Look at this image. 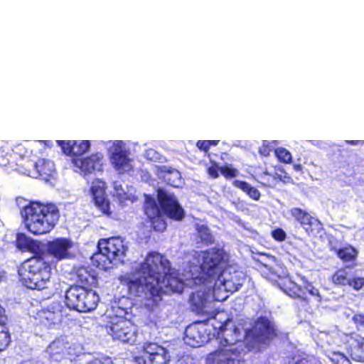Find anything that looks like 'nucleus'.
<instances>
[{
  "label": "nucleus",
  "instance_id": "obj_15",
  "mask_svg": "<svg viewBox=\"0 0 364 364\" xmlns=\"http://www.w3.org/2000/svg\"><path fill=\"white\" fill-rule=\"evenodd\" d=\"M183 282L177 277V274L171 269L166 272L160 279V284L157 285V294L149 300H152V304H156L161 300V294H168L170 292H182Z\"/></svg>",
  "mask_w": 364,
  "mask_h": 364
},
{
  "label": "nucleus",
  "instance_id": "obj_51",
  "mask_svg": "<svg viewBox=\"0 0 364 364\" xmlns=\"http://www.w3.org/2000/svg\"><path fill=\"white\" fill-rule=\"evenodd\" d=\"M87 364H112V361L109 358H94Z\"/></svg>",
  "mask_w": 364,
  "mask_h": 364
},
{
  "label": "nucleus",
  "instance_id": "obj_36",
  "mask_svg": "<svg viewBox=\"0 0 364 364\" xmlns=\"http://www.w3.org/2000/svg\"><path fill=\"white\" fill-rule=\"evenodd\" d=\"M352 273L347 269H341L336 272L332 277V282L339 286L349 285Z\"/></svg>",
  "mask_w": 364,
  "mask_h": 364
},
{
  "label": "nucleus",
  "instance_id": "obj_25",
  "mask_svg": "<svg viewBox=\"0 0 364 364\" xmlns=\"http://www.w3.org/2000/svg\"><path fill=\"white\" fill-rule=\"evenodd\" d=\"M156 173L159 178L173 187H178L181 183L180 172L171 167L166 166L156 167Z\"/></svg>",
  "mask_w": 364,
  "mask_h": 364
},
{
  "label": "nucleus",
  "instance_id": "obj_29",
  "mask_svg": "<svg viewBox=\"0 0 364 364\" xmlns=\"http://www.w3.org/2000/svg\"><path fill=\"white\" fill-rule=\"evenodd\" d=\"M75 172L84 176L92 173L95 171H102V165L100 161H71Z\"/></svg>",
  "mask_w": 364,
  "mask_h": 364
},
{
  "label": "nucleus",
  "instance_id": "obj_46",
  "mask_svg": "<svg viewBox=\"0 0 364 364\" xmlns=\"http://www.w3.org/2000/svg\"><path fill=\"white\" fill-rule=\"evenodd\" d=\"M151 222L156 231H164L166 228V225L162 219V215L159 216V219L151 220Z\"/></svg>",
  "mask_w": 364,
  "mask_h": 364
},
{
  "label": "nucleus",
  "instance_id": "obj_23",
  "mask_svg": "<svg viewBox=\"0 0 364 364\" xmlns=\"http://www.w3.org/2000/svg\"><path fill=\"white\" fill-rule=\"evenodd\" d=\"M184 341L192 347H198L207 342L204 326L194 323L188 326L185 331Z\"/></svg>",
  "mask_w": 364,
  "mask_h": 364
},
{
  "label": "nucleus",
  "instance_id": "obj_5",
  "mask_svg": "<svg viewBox=\"0 0 364 364\" xmlns=\"http://www.w3.org/2000/svg\"><path fill=\"white\" fill-rule=\"evenodd\" d=\"M246 280V275L234 267H228L215 278L213 285V297L218 301L228 299V292L233 293L239 289Z\"/></svg>",
  "mask_w": 364,
  "mask_h": 364
},
{
  "label": "nucleus",
  "instance_id": "obj_12",
  "mask_svg": "<svg viewBox=\"0 0 364 364\" xmlns=\"http://www.w3.org/2000/svg\"><path fill=\"white\" fill-rule=\"evenodd\" d=\"M242 348L218 349L210 353L206 358L207 364H243Z\"/></svg>",
  "mask_w": 364,
  "mask_h": 364
},
{
  "label": "nucleus",
  "instance_id": "obj_18",
  "mask_svg": "<svg viewBox=\"0 0 364 364\" xmlns=\"http://www.w3.org/2000/svg\"><path fill=\"white\" fill-rule=\"evenodd\" d=\"M73 247V242L68 238H56L48 242L47 252L57 261L68 259L73 257L70 250Z\"/></svg>",
  "mask_w": 364,
  "mask_h": 364
},
{
  "label": "nucleus",
  "instance_id": "obj_19",
  "mask_svg": "<svg viewBox=\"0 0 364 364\" xmlns=\"http://www.w3.org/2000/svg\"><path fill=\"white\" fill-rule=\"evenodd\" d=\"M232 322L229 320L226 321L225 324L219 327L218 336L220 341V344L227 346L226 348H242V345L237 344L242 341L243 335L239 328L235 326H230Z\"/></svg>",
  "mask_w": 364,
  "mask_h": 364
},
{
  "label": "nucleus",
  "instance_id": "obj_31",
  "mask_svg": "<svg viewBox=\"0 0 364 364\" xmlns=\"http://www.w3.org/2000/svg\"><path fill=\"white\" fill-rule=\"evenodd\" d=\"M114 196H116L120 203L126 200H133L134 199V189L133 187H123L119 181L113 183Z\"/></svg>",
  "mask_w": 364,
  "mask_h": 364
},
{
  "label": "nucleus",
  "instance_id": "obj_38",
  "mask_svg": "<svg viewBox=\"0 0 364 364\" xmlns=\"http://www.w3.org/2000/svg\"><path fill=\"white\" fill-rule=\"evenodd\" d=\"M279 144L277 140L267 141L263 140L261 146L258 148V153L262 157H269L274 149Z\"/></svg>",
  "mask_w": 364,
  "mask_h": 364
},
{
  "label": "nucleus",
  "instance_id": "obj_47",
  "mask_svg": "<svg viewBox=\"0 0 364 364\" xmlns=\"http://www.w3.org/2000/svg\"><path fill=\"white\" fill-rule=\"evenodd\" d=\"M350 286H352L355 289H360L364 286V278L361 277H353L351 276V281L349 284Z\"/></svg>",
  "mask_w": 364,
  "mask_h": 364
},
{
  "label": "nucleus",
  "instance_id": "obj_24",
  "mask_svg": "<svg viewBox=\"0 0 364 364\" xmlns=\"http://www.w3.org/2000/svg\"><path fill=\"white\" fill-rule=\"evenodd\" d=\"M43 149L36 144H18L11 149L9 156L14 159H39L43 156Z\"/></svg>",
  "mask_w": 364,
  "mask_h": 364
},
{
  "label": "nucleus",
  "instance_id": "obj_52",
  "mask_svg": "<svg viewBox=\"0 0 364 364\" xmlns=\"http://www.w3.org/2000/svg\"><path fill=\"white\" fill-rule=\"evenodd\" d=\"M353 321L357 325V327H364V315L355 314L353 317Z\"/></svg>",
  "mask_w": 364,
  "mask_h": 364
},
{
  "label": "nucleus",
  "instance_id": "obj_4",
  "mask_svg": "<svg viewBox=\"0 0 364 364\" xmlns=\"http://www.w3.org/2000/svg\"><path fill=\"white\" fill-rule=\"evenodd\" d=\"M157 196L161 210L154 200L147 199L145 203V213L150 220L159 219V216L163 213L176 220H181L183 218V209L172 193L160 188Z\"/></svg>",
  "mask_w": 364,
  "mask_h": 364
},
{
  "label": "nucleus",
  "instance_id": "obj_49",
  "mask_svg": "<svg viewBox=\"0 0 364 364\" xmlns=\"http://www.w3.org/2000/svg\"><path fill=\"white\" fill-rule=\"evenodd\" d=\"M233 186L237 188L241 189L242 191L245 192L247 194H248V193H249V188H251V187H252V186L250 185L249 183H247L245 181H238V180H235L233 181Z\"/></svg>",
  "mask_w": 364,
  "mask_h": 364
},
{
  "label": "nucleus",
  "instance_id": "obj_45",
  "mask_svg": "<svg viewBox=\"0 0 364 364\" xmlns=\"http://www.w3.org/2000/svg\"><path fill=\"white\" fill-rule=\"evenodd\" d=\"M329 357L335 364H351L349 359L340 353L333 352L332 353V355Z\"/></svg>",
  "mask_w": 364,
  "mask_h": 364
},
{
  "label": "nucleus",
  "instance_id": "obj_58",
  "mask_svg": "<svg viewBox=\"0 0 364 364\" xmlns=\"http://www.w3.org/2000/svg\"><path fill=\"white\" fill-rule=\"evenodd\" d=\"M283 161H284V162H286V163H289V162H291V161H286V160H284Z\"/></svg>",
  "mask_w": 364,
  "mask_h": 364
},
{
  "label": "nucleus",
  "instance_id": "obj_42",
  "mask_svg": "<svg viewBox=\"0 0 364 364\" xmlns=\"http://www.w3.org/2000/svg\"><path fill=\"white\" fill-rule=\"evenodd\" d=\"M10 343V336L4 326H0V352L4 350Z\"/></svg>",
  "mask_w": 364,
  "mask_h": 364
},
{
  "label": "nucleus",
  "instance_id": "obj_22",
  "mask_svg": "<svg viewBox=\"0 0 364 364\" xmlns=\"http://www.w3.org/2000/svg\"><path fill=\"white\" fill-rule=\"evenodd\" d=\"M95 205L103 213H109V202L105 199V183L100 179H95L92 183L90 188Z\"/></svg>",
  "mask_w": 364,
  "mask_h": 364
},
{
  "label": "nucleus",
  "instance_id": "obj_20",
  "mask_svg": "<svg viewBox=\"0 0 364 364\" xmlns=\"http://www.w3.org/2000/svg\"><path fill=\"white\" fill-rule=\"evenodd\" d=\"M98 145L106 147L109 159H130V143L123 140L100 141Z\"/></svg>",
  "mask_w": 364,
  "mask_h": 364
},
{
  "label": "nucleus",
  "instance_id": "obj_17",
  "mask_svg": "<svg viewBox=\"0 0 364 364\" xmlns=\"http://www.w3.org/2000/svg\"><path fill=\"white\" fill-rule=\"evenodd\" d=\"M48 271H51L49 263L41 257H33L25 261L18 269L20 277H33L36 274L41 272L43 276L47 277Z\"/></svg>",
  "mask_w": 364,
  "mask_h": 364
},
{
  "label": "nucleus",
  "instance_id": "obj_1",
  "mask_svg": "<svg viewBox=\"0 0 364 364\" xmlns=\"http://www.w3.org/2000/svg\"><path fill=\"white\" fill-rule=\"evenodd\" d=\"M167 271H171L169 261L159 252H149L143 263L134 267V278L128 283L131 294L144 299L156 296L157 285Z\"/></svg>",
  "mask_w": 364,
  "mask_h": 364
},
{
  "label": "nucleus",
  "instance_id": "obj_3",
  "mask_svg": "<svg viewBox=\"0 0 364 364\" xmlns=\"http://www.w3.org/2000/svg\"><path fill=\"white\" fill-rule=\"evenodd\" d=\"M99 252L92 256V260L102 269L110 268L109 264L117 265L124 262L128 247L119 237L102 239L98 242Z\"/></svg>",
  "mask_w": 364,
  "mask_h": 364
},
{
  "label": "nucleus",
  "instance_id": "obj_14",
  "mask_svg": "<svg viewBox=\"0 0 364 364\" xmlns=\"http://www.w3.org/2000/svg\"><path fill=\"white\" fill-rule=\"evenodd\" d=\"M196 147L209 159H225L229 157L230 146L220 140H198Z\"/></svg>",
  "mask_w": 364,
  "mask_h": 364
},
{
  "label": "nucleus",
  "instance_id": "obj_50",
  "mask_svg": "<svg viewBox=\"0 0 364 364\" xmlns=\"http://www.w3.org/2000/svg\"><path fill=\"white\" fill-rule=\"evenodd\" d=\"M272 237L278 241H284L286 238V233L282 229H277L272 232Z\"/></svg>",
  "mask_w": 364,
  "mask_h": 364
},
{
  "label": "nucleus",
  "instance_id": "obj_10",
  "mask_svg": "<svg viewBox=\"0 0 364 364\" xmlns=\"http://www.w3.org/2000/svg\"><path fill=\"white\" fill-rule=\"evenodd\" d=\"M106 331L114 339L123 343H134L136 341V327L128 320L114 318L106 326Z\"/></svg>",
  "mask_w": 364,
  "mask_h": 364
},
{
  "label": "nucleus",
  "instance_id": "obj_41",
  "mask_svg": "<svg viewBox=\"0 0 364 364\" xmlns=\"http://www.w3.org/2000/svg\"><path fill=\"white\" fill-rule=\"evenodd\" d=\"M130 161H112V164L115 170L119 173H129L132 169V165L129 164Z\"/></svg>",
  "mask_w": 364,
  "mask_h": 364
},
{
  "label": "nucleus",
  "instance_id": "obj_30",
  "mask_svg": "<svg viewBox=\"0 0 364 364\" xmlns=\"http://www.w3.org/2000/svg\"><path fill=\"white\" fill-rule=\"evenodd\" d=\"M218 171L226 178H234L238 175V171L230 164L219 166L217 163L212 161V165L208 168L209 176L213 178L218 177Z\"/></svg>",
  "mask_w": 364,
  "mask_h": 364
},
{
  "label": "nucleus",
  "instance_id": "obj_28",
  "mask_svg": "<svg viewBox=\"0 0 364 364\" xmlns=\"http://www.w3.org/2000/svg\"><path fill=\"white\" fill-rule=\"evenodd\" d=\"M294 295L307 302L310 301V299L306 294L312 296L316 302H320L321 296L318 289L315 288L311 284L306 282L304 287L294 285Z\"/></svg>",
  "mask_w": 364,
  "mask_h": 364
},
{
  "label": "nucleus",
  "instance_id": "obj_32",
  "mask_svg": "<svg viewBox=\"0 0 364 364\" xmlns=\"http://www.w3.org/2000/svg\"><path fill=\"white\" fill-rule=\"evenodd\" d=\"M39 316L41 319V322L48 326H50L60 321L61 314L59 309L50 310L49 309L42 310Z\"/></svg>",
  "mask_w": 364,
  "mask_h": 364
},
{
  "label": "nucleus",
  "instance_id": "obj_34",
  "mask_svg": "<svg viewBox=\"0 0 364 364\" xmlns=\"http://www.w3.org/2000/svg\"><path fill=\"white\" fill-rule=\"evenodd\" d=\"M289 213L301 226L305 228V226L312 225L313 218L306 211L299 208H293Z\"/></svg>",
  "mask_w": 364,
  "mask_h": 364
},
{
  "label": "nucleus",
  "instance_id": "obj_54",
  "mask_svg": "<svg viewBox=\"0 0 364 364\" xmlns=\"http://www.w3.org/2000/svg\"><path fill=\"white\" fill-rule=\"evenodd\" d=\"M39 144L42 146V147H39V149H43V154H44L46 149H51L53 147V142L50 140H38L37 141Z\"/></svg>",
  "mask_w": 364,
  "mask_h": 364
},
{
  "label": "nucleus",
  "instance_id": "obj_33",
  "mask_svg": "<svg viewBox=\"0 0 364 364\" xmlns=\"http://www.w3.org/2000/svg\"><path fill=\"white\" fill-rule=\"evenodd\" d=\"M17 247L22 251L36 252L39 245L38 242L24 234H19L16 240Z\"/></svg>",
  "mask_w": 364,
  "mask_h": 364
},
{
  "label": "nucleus",
  "instance_id": "obj_27",
  "mask_svg": "<svg viewBox=\"0 0 364 364\" xmlns=\"http://www.w3.org/2000/svg\"><path fill=\"white\" fill-rule=\"evenodd\" d=\"M347 343L352 358L364 362V338L359 335L351 336Z\"/></svg>",
  "mask_w": 364,
  "mask_h": 364
},
{
  "label": "nucleus",
  "instance_id": "obj_39",
  "mask_svg": "<svg viewBox=\"0 0 364 364\" xmlns=\"http://www.w3.org/2000/svg\"><path fill=\"white\" fill-rule=\"evenodd\" d=\"M337 255L340 259L345 262H348L354 259L357 255V252L352 247H346L339 250Z\"/></svg>",
  "mask_w": 364,
  "mask_h": 364
},
{
  "label": "nucleus",
  "instance_id": "obj_48",
  "mask_svg": "<svg viewBox=\"0 0 364 364\" xmlns=\"http://www.w3.org/2000/svg\"><path fill=\"white\" fill-rule=\"evenodd\" d=\"M160 156L159 153L153 148H149L144 152L146 159H159Z\"/></svg>",
  "mask_w": 364,
  "mask_h": 364
},
{
  "label": "nucleus",
  "instance_id": "obj_8",
  "mask_svg": "<svg viewBox=\"0 0 364 364\" xmlns=\"http://www.w3.org/2000/svg\"><path fill=\"white\" fill-rule=\"evenodd\" d=\"M276 331L273 322L266 318H259L254 328L246 333L247 347L250 350L264 347L276 336Z\"/></svg>",
  "mask_w": 364,
  "mask_h": 364
},
{
  "label": "nucleus",
  "instance_id": "obj_35",
  "mask_svg": "<svg viewBox=\"0 0 364 364\" xmlns=\"http://www.w3.org/2000/svg\"><path fill=\"white\" fill-rule=\"evenodd\" d=\"M75 274L78 281L83 285L95 287L97 284L96 277L91 274L85 267H81L75 270Z\"/></svg>",
  "mask_w": 364,
  "mask_h": 364
},
{
  "label": "nucleus",
  "instance_id": "obj_2",
  "mask_svg": "<svg viewBox=\"0 0 364 364\" xmlns=\"http://www.w3.org/2000/svg\"><path fill=\"white\" fill-rule=\"evenodd\" d=\"M26 228L34 235L50 232L59 219V211L53 204L32 203L23 211Z\"/></svg>",
  "mask_w": 364,
  "mask_h": 364
},
{
  "label": "nucleus",
  "instance_id": "obj_43",
  "mask_svg": "<svg viewBox=\"0 0 364 364\" xmlns=\"http://www.w3.org/2000/svg\"><path fill=\"white\" fill-rule=\"evenodd\" d=\"M264 269L262 270V274L264 277L272 282H277L279 278L278 274L272 269L269 267L267 264L264 266Z\"/></svg>",
  "mask_w": 364,
  "mask_h": 364
},
{
  "label": "nucleus",
  "instance_id": "obj_9",
  "mask_svg": "<svg viewBox=\"0 0 364 364\" xmlns=\"http://www.w3.org/2000/svg\"><path fill=\"white\" fill-rule=\"evenodd\" d=\"M57 145L60 148L61 152L71 159H102L104 154L97 151L89 157L84 158L91 148L90 140H57Z\"/></svg>",
  "mask_w": 364,
  "mask_h": 364
},
{
  "label": "nucleus",
  "instance_id": "obj_57",
  "mask_svg": "<svg viewBox=\"0 0 364 364\" xmlns=\"http://www.w3.org/2000/svg\"><path fill=\"white\" fill-rule=\"evenodd\" d=\"M294 168L296 171H300L301 170V166L299 164H295L294 165Z\"/></svg>",
  "mask_w": 364,
  "mask_h": 364
},
{
  "label": "nucleus",
  "instance_id": "obj_7",
  "mask_svg": "<svg viewBox=\"0 0 364 364\" xmlns=\"http://www.w3.org/2000/svg\"><path fill=\"white\" fill-rule=\"evenodd\" d=\"M99 296L92 289L72 286L65 293V304L70 309L80 312H89L97 306Z\"/></svg>",
  "mask_w": 364,
  "mask_h": 364
},
{
  "label": "nucleus",
  "instance_id": "obj_55",
  "mask_svg": "<svg viewBox=\"0 0 364 364\" xmlns=\"http://www.w3.org/2000/svg\"><path fill=\"white\" fill-rule=\"evenodd\" d=\"M10 149L9 146H1L0 147V158H4L7 156Z\"/></svg>",
  "mask_w": 364,
  "mask_h": 364
},
{
  "label": "nucleus",
  "instance_id": "obj_16",
  "mask_svg": "<svg viewBox=\"0 0 364 364\" xmlns=\"http://www.w3.org/2000/svg\"><path fill=\"white\" fill-rule=\"evenodd\" d=\"M214 301L217 300L213 297V290L206 291L205 286L193 292L190 298L193 311L198 314H210L214 308Z\"/></svg>",
  "mask_w": 364,
  "mask_h": 364
},
{
  "label": "nucleus",
  "instance_id": "obj_11",
  "mask_svg": "<svg viewBox=\"0 0 364 364\" xmlns=\"http://www.w3.org/2000/svg\"><path fill=\"white\" fill-rule=\"evenodd\" d=\"M139 364H167L169 360L168 351L154 343H146L143 346V355L135 358Z\"/></svg>",
  "mask_w": 364,
  "mask_h": 364
},
{
  "label": "nucleus",
  "instance_id": "obj_56",
  "mask_svg": "<svg viewBox=\"0 0 364 364\" xmlns=\"http://www.w3.org/2000/svg\"><path fill=\"white\" fill-rule=\"evenodd\" d=\"M4 311L2 307L0 306V326H4L6 321H7L6 317L4 315Z\"/></svg>",
  "mask_w": 364,
  "mask_h": 364
},
{
  "label": "nucleus",
  "instance_id": "obj_13",
  "mask_svg": "<svg viewBox=\"0 0 364 364\" xmlns=\"http://www.w3.org/2000/svg\"><path fill=\"white\" fill-rule=\"evenodd\" d=\"M78 350V348L69 341L67 336H60L48 346L46 352L51 359L60 361L66 355H77Z\"/></svg>",
  "mask_w": 364,
  "mask_h": 364
},
{
  "label": "nucleus",
  "instance_id": "obj_37",
  "mask_svg": "<svg viewBox=\"0 0 364 364\" xmlns=\"http://www.w3.org/2000/svg\"><path fill=\"white\" fill-rule=\"evenodd\" d=\"M345 143L346 144L355 146L357 148L353 149V151L364 153V140H346L345 141ZM333 151L340 153L341 156H343L342 155L343 152L348 153V151H353V150L349 151L348 149H345L342 145H333Z\"/></svg>",
  "mask_w": 364,
  "mask_h": 364
},
{
  "label": "nucleus",
  "instance_id": "obj_40",
  "mask_svg": "<svg viewBox=\"0 0 364 364\" xmlns=\"http://www.w3.org/2000/svg\"><path fill=\"white\" fill-rule=\"evenodd\" d=\"M196 230L198 236L200 237L202 241L207 243H211L213 242V236L210 234V230L207 226L204 225L197 224Z\"/></svg>",
  "mask_w": 364,
  "mask_h": 364
},
{
  "label": "nucleus",
  "instance_id": "obj_21",
  "mask_svg": "<svg viewBox=\"0 0 364 364\" xmlns=\"http://www.w3.org/2000/svg\"><path fill=\"white\" fill-rule=\"evenodd\" d=\"M26 166L29 168H23V170H18V171L33 178H37L40 176H51L55 171L53 161H37L36 162L27 161Z\"/></svg>",
  "mask_w": 364,
  "mask_h": 364
},
{
  "label": "nucleus",
  "instance_id": "obj_26",
  "mask_svg": "<svg viewBox=\"0 0 364 364\" xmlns=\"http://www.w3.org/2000/svg\"><path fill=\"white\" fill-rule=\"evenodd\" d=\"M50 275L51 271H48V275L47 277L43 276L41 272L36 274L33 277H20V280L22 284L28 289H43L47 288L48 284L50 283Z\"/></svg>",
  "mask_w": 364,
  "mask_h": 364
},
{
  "label": "nucleus",
  "instance_id": "obj_44",
  "mask_svg": "<svg viewBox=\"0 0 364 364\" xmlns=\"http://www.w3.org/2000/svg\"><path fill=\"white\" fill-rule=\"evenodd\" d=\"M274 156L277 159H292L290 151L284 147H276L274 149Z\"/></svg>",
  "mask_w": 364,
  "mask_h": 364
},
{
  "label": "nucleus",
  "instance_id": "obj_53",
  "mask_svg": "<svg viewBox=\"0 0 364 364\" xmlns=\"http://www.w3.org/2000/svg\"><path fill=\"white\" fill-rule=\"evenodd\" d=\"M247 195L255 200H258L260 198V193L259 191L252 186L251 188H249V193Z\"/></svg>",
  "mask_w": 364,
  "mask_h": 364
},
{
  "label": "nucleus",
  "instance_id": "obj_6",
  "mask_svg": "<svg viewBox=\"0 0 364 364\" xmlns=\"http://www.w3.org/2000/svg\"><path fill=\"white\" fill-rule=\"evenodd\" d=\"M199 257L202 259L200 279H203L205 284L215 279L228 259V255L223 249L216 248L200 252Z\"/></svg>",
  "mask_w": 364,
  "mask_h": 364
}]
</instances>
